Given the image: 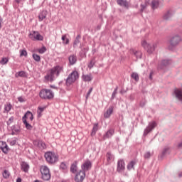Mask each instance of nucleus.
I'll return each instance as SVG.
<instances>
[{"label":"nucleus","instance_id":"obj_1","mask_svg":"<svg viewBox=\"0 0 182 182\" xmlns=\"http://www.w3.org/2000/svg\"><path fill=\"white\" fill-rule=\"evenodd\" d=\"M63 72V68L61 66L57 65L50 69L47 75L45 76L46 80L47 82H53L55 77L59 76L60 73Z\"/></svg>","mask_w":182,"mask_h":182},{"label":"nucleus","instance_id":"obj_2","mask_svg":"<svg viewBox=\"0 0 182 182\" xmlns=\"http://www.w3.org/2000/svg\"><path fill=\"white\" fill-rule=\"evenodd\" d=\"M44 157L49 164H55L58 160L59 156L55 152L48 151L44 155Z\"/></svg>","mask_w":182,"mask_h":182},{"label":"nucleus","instance_id":"obj_3","mask_svg":"<svg viewBox=\"0 0 182 182\" xmlns=\"http://www.w3.org/2000/svg\"><path fill=\"white\" fill-rule=\"evenodd\" d=\"M181 42V37L178 35L172 36L169 41V46L168 47L169 50H174L176 46H178V43Z\"/></svg>","mask_w":182,"mask_h":182},{"label":"nucleus","instance_id":"obj_4","mask_svg":"<svg viewBox=\"0 0 182 182\" xmlns=\"http://www.w3.org/2000/svg\"><path fill=\"white\" fill-rule=\"evenodd\" d=\"M77 79H79V73L76 70L73 71L66 80L67 86H70V85L75 83Z\"/></svg>","mask_w":182,"mask_h":182},{"label":"nucleus","instance_id":"obj_5","mask_svg":"<svg viewBox=\"0 0 182 182\" xmlns=\"http://www.w3.org/2000/svg\"><path fill=\"white\" fill-rule=\"evenodd\" d=\"M41 173L42 174L43 180L48 181V180H50V172L49 171V168L46 166H42L41 167Z\"/></svg>","mask_w":182,"mask_h":182},{"label":"nucleus","instance_id":"obj_6","mask_svg":"<svg viewBox=\"0 0 182 182\" xmlns=\"http://www.w3.org/2000/svg\"><path fill=\"white\" fill-rule=\"evenodd\" d=\"M40 97L41 99H53V92L48 89H43L39 93Z\"/></svg>","mask_w":182,"mask_h":182},{"label":"nucleus","instance_id":"obj_7","mask_svg":"<svg viewBox=\"0 0 182 182\" xmlns=\"http://www.w3.org/2000/svg\"><path fill=\"white\" fill-rule=\"evenodd\" d=\"M28 38H30L31 41H43V37L38 31H32L30 33L28 34Z\"/></svg>","mask_w":182,"mask_h":182},{"label":"nucleus","instance_id":"obj_8","mask_svg":"<svg viewBox=\"0 0 182 182\" xmlns=\"http://www.w3.org/2000/svg\"><path fill=\"white\" fill-rule=\"evenodd\" d=\"M141 46L144 48V50H146L148 53H152V52H154V46H151L147 43V41H146V40H143L141 41Z\"/></svg>","mask_w":182,"mask_h":182},{"label":"nucleus","instance_id":"obj_9","mask_svg":"<svg viewBox=\"0 0 182 182\" xmlns=\"http://www.w3.org/2000/svg\"><path fill=\"white\" fill-rule=\"evenodd\" d=\"M85 177H86V172L81 170L76 173L74 180L75 182H82Z\"/></svg>","mask_w":182,"mask_h":182},{"label":"nucleus","instance_id":"obj_10","mask_svg":"<svg viewBox=\"0 0 182 182\" xmlns=\"http://www.w3.org/2000/svg\"><path fill=\"white\" fill-rule=\"evenodd\" d=\"M81 168L84 173H86V171H89L90 168H92V161L90 160H86L82 165Z\"/></svg>","mask_w":182,"mask_h":182},{"label":"nucleus","instance_id":"obj_11","mask_svg":"<svg viewBox=\"0 0 182 182\" xmlns=\"http://www.w3.org/2000/svg\"><path fill=\"white\" fill-rule=\"evenodd\" d=\"M126 168V164H124V161L122 159H120L117 161V171L118 173H123Z\"/></svg>","mask_w":182,"mask_h":182},{"label":"nucleus","instance_id":"obj_12","mask_svg":"<svg viewBox=\"0 0 182 182\" xmlns=\"http://www.w3.org/2000/svg\"><path fill=\"white\" fill-rule=\"evenodd\" d=\"M156 126H157V124L155 122H150L149 126L144 130V136H147Z\"/></svg>","mask_w":182,"mask_h":182},{"label":"nucleus","instance_id":"obj_13","mask_svg":"<svg viewBox=\"0 0 182 182\" xmlns=\"http://www.w3.org/2000/svg\"><path fill=\"white\" fill-rule=\"evenodd\" d=\"M0 149L2 150L3 153L6 154L9 150V148L8 147V144H6V142L4 141H0Z\"/></svg>","mask_w":182,"mask_h":182},{"label":"nucleus","instance_id":"obj_14","mask_svg":"<svg viewBox=\"0 0 182 182\" xmlns=\"http://www.w3.org/2000/svg\"><path fill=\"white\" fill-rule=\"evenodd\" d=\"M131 55H134V56H135L137 59H141V52L139 50H136L135 49H130L129 50Z\"/></svg>","mask_w":182,"mask_h":182},{"label":"nucleus","instance_id":"obj_15","mask_svg":"<svg viewBox=\"0 0 182 182\" xmlns=\"http://www.w3.org/2000/svg\"><path fill=\"white\" fill-rule=\"evenodd\" d=\"M34 146H36L37 147H39V149H43L45 147H46V144H45V142L39 140H36L33 141Z\"/></svg>","mask_w":182,"mask_h":182},{"label":"nucleus","instance_id":"obj_16","mask_svg":"<svg viewBox=\"0 0 182 182\" xmlns=\"http://www.w3.org/2000/svg\"><path fill=\"white\" fill-rule=\"evenodd\" d=\"M173 14L174 12H173L172 10H168L166 13L164 14L163 19H164V21H168Z\"/></svg>","mask_w":182,"mask_h":182},{"label":"nucleus","instance_id":"obj_17","mask_svg":"<svg viewBox=\"0 0 182 182\" xmlns=\"http://www.w3.org/2000/svg\"><path fill=\"white\" fill-rule=\"evenodd\" d=\"M106 157H107L106 166H109V164H111L112 161L114 160V156H113V155L110 152H107Z\"/></svg>","mask_w":182,"mask_h":182},{"label":"nucleus","instance_id":"obj_18","mask_svg":"<svg viewBox=\"0 0 182 182\" xmlns=\"http://www.w3.org/2000/svg\"><path fill=\"white\" fill-rule=\"evenodd\" d=\"M171 60H162L161 62V70H162L163 68H166L168 66V65H171Z\"/></svg>","mask_w":182,"mask_h":182},{"label":"nucleus","instance_id":"obj_19","mask_svg":"<svg viewBox=\"0 0 182 182\" xmlns=\"http://www.w3.org/2000/svg\"><path fill=\"white\" fill-rule=\"evenodd\" d=\"M113 113V107H109L107 112H105L104 114V117L105 119H109L110 116H112V114Z\"/></svg>","mask_w":182,"mask_h":182},{"label":"nucleus","instance_id":"obj_20","mask_svg":"<svg viewBox=\"0 0 182 182\" xmlns=\"http://www.w3.org/2000/svg\"><path fill=\"white\" fill-rule=\"evenodd\" d=\"M117 3L120 6H124V8H129V2L126 0H117Z\"/></svg>","mask_w":182,"mask_h":182},{"label":"nucleus","instance_id":"obj_21","mask_svg":"<svg viewBox=\"0 0 182 182\" xmlns=\"http://www.w3.org/2000/svg\"><path fill=\"white\" fill-rule=\"evenodd\" d=\"M82 79L84 82H92L93 77L92 76V74L82 75Z\"/></svg>","mask_w":182,"mask_h":182},{"label":"nucleus","instance_id":"obj_22","mask_svg":"<svg viewBox=\"0 0 182 182\" xmlns=\"http://www.w3.org/2000/svg\"><path fill=\"white\" fill-rule=\"evenodd\" d=\"M23 119H24L25 120H26V119H29V120L32 122V120H33V114H32V112L28 111L23 117Z\"/></svg>","mask_w":182,"mask_h":182},{"label":"nucleus","instance_id":"obj_23","mask_svg":"<svg viewBox=\"0 0 182 182\" xmlns=\"http://www.w3.org/2000/svg\"><path fill=\"white\" fill-rule=\"evenodd\" d=\"M68 59L70 65H75L77 62V57L75 55H70Z\"/></svg>","mask_w":182,"mask_h":182},{"label":"nucleus","instance_id":"obj_24","mask_svg":"<svg viewBox=\"0 0 182 182\" xmlns=\"http://www.w3.org/2000/svg\"><path fill=\"white\" fill-rule=\"evenodd\" d=\"M159 0H152L151 4V7L152 9H157L159 8Z\"/></svg>","mask_w":182,"mask_h":182},{"label":"nucleus","instance_id":"obj_25","mask_svg":"<svg viewBox=\"0 0 182 182\" xmlns=\"http://www.w3.org/2000/svg\"><path fill=\"white\" fill-rule=\"evenodd\" d=\"M113 134H114V130L109 129L107 132V133L104 136V139H109V138L112 137V136H113Z\"/></svg>","mask_w":182,"mask_h":182},{"label":"nucleus","instance_id":"obj_26","mask_svg":"<svg viewBox=\"0 0 182 182\" xmlns=\"http://www.w3.org/2000/svg\"><path fill=\"white\" fill-rule=\"evenodd\" d=\"M21 169L24 171L25 173H28L29 171V164H28L26 162H23L21 164Z\"/></svg>","mask_w":182,"mask_h":182},{"label":"nucleus","instance_id":"obj_27","mask_svg":"<svg viewBox=\"0 0 182 182\" xmlns=\"http://www.w3.org/2000/svg\"><path fill=\"white\" fill-rule=\"evenodd\" d=\"M71 173H76L77 171V162H74L70 166Z\"/></svg>","mask_w":182,"mask_h":182},{"label":"nucleus","instance_id":"obj_28","mask_svg":"<svg viewBox=\"0 0 182 182\" xmlns=\"http://www.w3.org/2000/svg\"><path fill=\"white\" fill-rule=\"evenodd\" d=\"M11 109H12V105H11V103H6L4 105V113H9V112H11Z\"/></svg>","mask_w":182,"mask_h":182},{"label":"nucleus","instance_id":"obj_29","mask_svg":"<svg viewBox=\"0 0 182 182\" xmlns=\"http://www.w3.org/2000/svg\"><path fill=\"white\" fill-rule=\"evenodd\" d=\"M136 161H131L127 165V170H134V166H136Z\"/></svg>","mask_w":182,"mask_h":182},{"label":"nucleus","instance_id":"obj_30","mask_svg":"<svg viewBox=\"0 0 182 182\" xmlns=\"http://www.w3.org/2000/svg\"><path fill=\"white\" fill-rule=\"evenodd\" d=\"M170 154V148L165 147L164 151H162V155L161 156V159H163L165 156Z\"/></svg>","mask_w":182,"mask_h":182},{"label":"nucleus","instance_id":"obj_31","mask_svg":"<svg viewBox=\"0 0 182 182\" xmlns=\"http://www.w3.org/2000/svg\"><path fill=\"white\" fill-rule=\"evenodd\" d=\"M46 11H42L41 13H40V14L38 15L40 22H42V21L46 18Z\"/></svg>","mask_w":182,"mask_h":182},{"label":"nucleus","instance_id":"obj_32","mask_svg":"<svg viewBox=\"0 0 182 182\" xmlns=\"http://www.w3.org/2000/svg\"><path fill=\"white\" fill-rule=\"evenodd\" d=\"M131 77L132 79H134L135 82H139V74L137 73H132L131 75Z\"/></svg>","mask_w":182,"mask_h":182},{"label":"nucleus","instance_id":"obj_33","mask_svg":"<svg viewBox=\"0 0 182 182\" xmlns=\"http://www.w3.org/2000/svg\"><path fill=\"white\" fill-rule=\"evenodd\" d=\"M23 124L26 126V128L28 129V130H32V125H31L29 123H28V122L26 121V119H23Z\"/></svg>","mask_w":182,"mask_h":182},{"label":"nucleus","instance_id":"obj_34","mask_svg":"<svg viewBox=\"0 0 182 182\" xmlns=\"http://www.w3.org/2000/svg\"><path fill=\"white\" fill-rule=\"evenodd\" d=\"M99 130V124H95L92 128V132L91 133V136H95L96 134V132Z\"/></svg>","mask_w":182,"mask_h":182},{"label":"nucleus","instance_id":"obj_35","mask_svg":"<svg viewBox=\"0 0 182 182\" xmlns=\"http://www.w3.org/2000/svg\"><path fill=\"white\" fill-rule=\"evenodd\" d=\"M2 176L4 178L7 179L9 177H11V173H9V171H8V170H4L2 173Z\"/></svg>","mask_w":182,"mask_h":182},{"label":"nucleus","instance_id":"obj_36","mask_svg":"<svg viewBox=\"0 0 182 182\" xmlns=\"http://www.w3.org/2000/svg\"><path fill=\"white\" fill-rule=\"evenodd\" d=\"M60 170H63V171H68V165L65 164V162H63L60 165Z\"/></svg>","mask_w":182,"mask_h":182},{"label":"nucleus","instance_id":"obj_37","mask_svg":"<svg viewBox=\"0 0 182 182\" xmlns=\"http://www.w3.org/2000/svg\"><path fill=\"white\" fill-rule=\"evenodd\" d=\"M25 76H26L25 71H20V72L16 73V75H15L16 77H25Z\"/></svg>","mask_w":182,"mask_h":182},{"label":"nucleus","instance_id":"obj_38","mask_svg":"<svg viewBox=\"0 0 182 182\" xmlns=\"http://www.w3.org/2000/svg\"><path fill=\"white\" fill-rule=\"evenodd\" d=\"M153 156V152H150V151H147L144 153V159H149Z\"/></svg>","mask_w":182,"mask_h":182},{"label":"nucleus","instance_id":"obj_39","mask_svg":"<svg viewBox=\"0 0 182 182\" xmlns=\"http://www.w3.org/2000/svg\"><path fill=\"white\" fill-rule=\"evenodd\" d=\"M8 62H9V59H8V58H2L0 61V65H6Z\"/></svg>","mask_w":182,"mask_h":182},{"label":"nucleus","instance_id":"obj_40","mask_svg":"<svg viewBox=\"0 0 182 182\" xmlns=\"http://www.w3.org/2000/svg\"><path fill=\"white\" fill-rule=\"evenodd\" d=\"M33 59H34L36 62H41V56L38 54H33Z\"/></svg>","mask_w":182,"mask_h":182},{"label":"nucleus","instance_id":"obj_41","mask_svg":"<svg viewBox=\"0 0 182 182\" xmlns=\"http://www.w3.org/2000/svg\"><path fill=\"white\" fill-rule=\"evenodd\" d=\"M62 41L65 45H68L69 43V38H66V35L62 36Z\"/></svg>","mask_w":182,"mask_h":182},{"label":"nucleus","instance_id":"obj_42","mask_svg":"<svg viewBox=\"0 0 182 182\" xmlns=\"http://www.w3.org/2000/svg\"><path fill=\"white\" fill-rule=\"evenodd\" d=\"M147 6H149V1H146L144 4L141 5V11H144Z\"/></svg>","mask_w":182,"mask_h":182},{"label":"nucleus","instance_id":"obj_43","mask_svg":"<svg viewBox=\"0 0 182 182\" xmlns=\"http://www.w3.org/2000/svg\"><path fill=\"white\" fill-rule=\"evenodd\" d=\"M20 56H28V52H26V50H20Z\"/></svg>","mask_w":182,"mask_h":182},{"label":"nucleus","instance_id":"obj_44","mask_svg":"<svg viewBox=\"0 0 182 182\" xmlns=\"http://www.w3.org/2000/svg\"><path fill=\"white\" fill-rule=\"evenodd\" d=\"M37 51L38 52V53H45V52H46V48L45 47H43L40 49H38Z\"/></svg>","mask_w":182,"mask_h":182},{"label":"nucleus","instance_id":"obj_45","mask_svg":"<svg viewBox=\"0 0 182 182\" xmlns=\"http://www.w3.org/2000/svg\"><path fill=\"white\" fill-rule=\"evenodd\" d=\"M43 110H45V108L41 107H38V114L39 117L41 116L42 112H43Z\"/></svg>","mask_w":182,"mask_h":182},{"label":"nucleus","instance_id":"obj_46","mask_svg":"<svg viewBox=\"0 0 182 182\" xmlns=\"http://www.w3.org/2000/svg\"><path fill=\"white\" fill-rule=\"evenodd\" d=\"M94 65H95V61L94 60H91L90 63L88 65V68L90 69H92V68H93Z\"/></svg>","mask_w":182,"mask_h":182},{"label":"nucleus","instance_id":"obj_47","mask_svg":"<svg viewBox=\"0 0 182 182\" xmlns=\"http://www.w3.org/2000/svg\"><path fill=\"white\" fill-rule=\"evenodd\" d=\"M11 146H15L16 144V139H11L9 141Z\"/></svg>","mask_w":182,"mask_h":182},{"label":"nucleus","instance_id":"obj_48","mask_svg":"<svg viewBox=\"0 0 182 182\" xmlns=\"http://www.w3.org/2000/svg\"><path fill=\"white\" fill-rule=\"evenodd\" d=\"M93 91V88H90L88 91V92L87 93V95H86V99H88L89 98V96H90V93H92V92Z\"/></svg>","mask_w":182,"mask_h":182},{"label":"nucleus","instance_id":"obj_49","mask_svg":"<svg viewBox=\"0 0 182 182\" xmlns=\"http://www.w3.org/2000/svg\"><path fill=\"white\" fill-rule=\"evenodd\" d=\"M14 117H11L10 118H9V119L7 121V124H11V123H12V122H14Z\"/></svg>","mask_w":182,"mask_h":182},{"label":"nucleus","instance_id":"obj_50","mask_svg":"<svg viewBox=\"0 0 182 182\" xmlns=\"http://www.w3.org/2000/svg\"><path fill=\"white\" fill-rule=\"evenodd\" d=\"M117 93V90H115L113 92L112 95V99H114V97H115Z\"/></svg>","mask_w":182,"mask_h":182},{"label":"nucleus","instance_id":"obj_51","mask_svg":"<svg viewBox=\"0 0 182 182\" xmlns=\"http://www.w3.org/2000/svg\"><path fill=\"white\" fill-rule=\"evenodd\" d=\"M79 43V39H75L74 41V46H76V45H77Z\"/></svg>","mask_w":182,"mask_h":182},{"label":"nucleus","instance_id":"obj_52","mask_svg":"<svg viewBox=\"0 0 182 182\" xmlns=\"http://www.w3.org/2000/svg\"><path fill=\"white\" fill-rule=\"evenodd\" d=\"M18 102H23V98L21 97H19L18 98Z\"/></svg>","mask_w":182,"mask_h":182},{"label":"nucleus","instance_id":"obj_53","mask_svg":"<svg viewBox=\"0 0 182 182\" xmlns=\"http://www.w3.org/2000/svg\"><path fill=\"white\" fill-rule=\"evenodd\" d=\"M182 147V141L180 142L178 144V149H181Z\"/></svg>","mask_w":182,"mask_h":182},{"label":"nucleus","instance_id":"obj_54","mask_svg":"<svg viewBox=\"0 0 182 182\" xmlns=\"http://www.w3.org/2000/svg\"><path fill=\"white\" fill-rule=\"evenodd\" d=\"M152 76H153V73H151L150 75H149V79L151 80V79H153Z\"/></svg>","mask_w":182,"mask_h":182},{"label":"nucleus","instance_id":"obj_55","mask_svg":"<svg viewBox=\"0 0 182 182\" xmlns=\"http://www.w3.org/2000/svg\"><path fill=\"white\" fill-rule=\"evenodd\" d=\"M16 182H22V179L21 178H18Z\"/></svg>","mask_w":182,"mask_h":182},{"label":"nucleus","instance_id":"obj_56","mask_svg":"<svg viewBox=\"0 0 182 182\" xmlns=\"http://www.w3.org/2000/svg\"><path fill=\"white\" fill-rule=\"evenodd\" d=\"M2 28V19H0V29Z\"/></svg>","mask_w":182,"mask_h":182},{"label":"nucleus","instance_id":"obj_57","mask_svg":"<svg viewBox=\"0 0 182 182\" xmlns=\"http://www.w3.org/2000/svg\"><path fill=\"white\" fill-rule=\"evenodd\" d=\"M178 177H182V172H180V173H178Z\"/></svg>","mask_w":182,"mask_h":182},{"label":"nucleus","instance_id":"obj_58","mask_svg":"<svg viewBox=\"0 0 182 182\" xmlns=\"http://www.w3.org/2000/svg\"><path fill=\"white\" fill-rule=\"evenodd\" d=\"M63 182H68V181H63Z\"/></svg>","mask_w":182,"mask_h":182}]
</instances>
